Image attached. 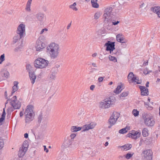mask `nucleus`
I'll return each instance as SVG.
<instances>
[{
  "label": "nucleus",
  "mask_w": 160,
  "mask_h": 160,
  "mask_svg": "<svg viewBox=\"0 0 160 160\" xmlns=\"http://www.w3.org/2000/svg\"><path fill=\"white\" fill-rule=\"evenodd\" d=\"M114 8L109 6L106 8L104 11L103 15V18L105 23L108 25L113 19Z\"/></svg>",
  "instance_id": "2"
},
{
  "label": "nucleus",
  "mask_w": 160,
  "mask_h": 160,
  "mask_svg": "<svg viewBox=\"0 0 160 160\" xmlns=\"http://www.w3.org/2000/svg\"><path fill=\"white\" fill-rule=\"evenodd\" d=\"M143 118L145 124L148 127H152L155 124V122L152 118V117L149 114L143 113L142 114Z\"/></svg>",
  "instance_id": "7"
},
{
  "label": "nucleus",
  "mask_w": 160,
  "mask_h": 160,
  "mask_svg": "<svg viewBox=\"0 0 160 160\" xmlns=\"http://www.w3.org/2000/svg\"><path fill=\"white\" fill-rule=\"evenodd\" d=\"M132 133H128L127 135V136L128 137H131L132 138Z\"/></svg>",
  "instance_id": "57"
},
{
  "label": "nucleus",
  "mask_w": 160,
  "mask_h": 160,
  "mask_svg": "<svg viewBox=\"0 0 160 160\" xmlns=\"http://www.w3.org/2000/svg\"><path fill=\"white\" fill-rule=\"evenodd\" d=\"M142 160H151L152 159V152L149 149L144 150L142 154Z\"/></svg>",
  "instance_id": "9"
},
{
  "label": "nucleus",
  "mask_w": 160,
  "mask_h": 160,
  "mask_svg": "<svg viewBox=\"0 0 160 160\" xmlns=\"http://www.w3.org/2000/svg\"><path fill=\"white\" fill-rule=\"evenodd\" d=\"M82 128L80 127H77L76 126H72L71 127L70 131L72 132H77L80 131Z\"/></svg>",
  "instance_id": "28"
},
{
  "label": "nucleus",
  "mask_w": 160,
  "mask_h": 160,
  "mask_svg": "<svg viewBox=\"0 0 160 160\" xmlns=\"http://www.w3.org/2000/svg\"><path fill=\"white\" fill-rule=\"evenodd\" d=\"M4 146V142L2 139L0 138V149H1Z\"/></svg>",
  "instance_id": "47"
},
{
  "label": "nucleus",
  "mask_w": 160,
  "mask_h": 160,
  "mask_svg": "<svg viewBox=\"0 0 160 160\" xmlns=\"http://www.w3.org/2000/svg\"><path fill=\"white\" fill-rule=\"evenodd\" d=\"M17 33L20 36V37H23L25 34V25L20 24L18 27L17 30Z\"/></svg>",
  "instance_id": "12"
},
{
  "label": "nucleus",
  "mask_w": 160,
  "mask_h": 160,
  "mask_svg": "<svg viewBox=\"0 0 160 160\" xmlns=\"http://www.w3.org/2000/svg\"><path fill=\"white\" fill-rule=\"evenodd\" d=\"M5 55L3 54L0 57V64H1L2 62L5 60Z\"/></svg>",
  "instance_id": "44"
},
{
  "label": "nucleus",
  "mask_w": 160,
  "mask_h": 160,
  "mask_svg": "<svg viewBox=\"0 0 160 160\" xmlns=\"http://www.w3.org/2000/svg\"><path fill=\"white\" fill-rule=\"evenodd\" d=\"M113 102L110 98H106L101 101L99 104V107L102 109H106L110 108Z\"/></svg>",
  "instance_id": "8"
},
{
  "label": "nucleus",
  "mask_w": 160,
  "mask_h": 160,
  "mask_svg": "<svg viewBox=\"0 0 160 160\" xmlns=\"http://www.w3.org/2000/svg\"><path fill=\"white\" fill-rule=\"evenodd\" d=\"M70 142L69 141L67 140H65L64 141L63 143L62 144L61 147L62 149H65L68 147L69 145Z\"/></svg>",
  "instance_id": "25"
},
{
  "label": "nucleus",
  "mask_w": 160,
  "mask_h": 160,
  "mask_svg": "<svg viewBox=\"0 0 160 160\" xmlns=\"http://www.w3.org/2000/svg\"><path fill=\"white\" fill-rule=\"evenodd\" d=\"M140 8H145L146 7V5L144 3H142L140 5Z\"/></svg>",
  "instance_id": "51"
},
{
  "label": "nucleus",
  "mask_w": 160,
  "mask_h": 160,
  "mask_svg": "<svg viewBox=\"0 0 160 160\" xmlns=\"http://www.w3.org/2000/svg\"><path fill=\"white\" fill-rule=\"evenodd\" d=\"M0 74L2 77L7 78L8 77L9 73L7 70L2 69L0 72Z\"/></svg>",
  "instance_id": "24"
},
{
  "label": "nucleus",
  "mask_w": 160,
  "mask_h": 160,
  "mask_svg": "<svg viewBox=\"0 0 160 160\" xmlns=\"http://www.w3.org/2000/svg\"><path fill=\"white\" fill-rule=\"evenodd\" d=\"M57 71L58 69L57 68H54L52 69L51 73L49 76L50 80L53 81L55 80Z\"/></svg>",
  "instance_id": "14"
},
{
  "label": "nucleus",
  "mask_w": 160,
  "mask_h": 160,
  "mask_svg": "<svg viewBox=\"0 0 160 160\" xmlns=\"http://www.w3.org/2000/svg\"><path fill=\"white\" fill-rule=\"evenodd\" d=\"M49 62L42 58H38L34 61V66L37 68L42 69L46 67Z\"/></svg>",
  "instance_id": "4"
},
{
  "label": "nucleus",
  "mask_w": 160,
  "mask_h": 160,
  "mask_svg": "<svg viewBox=\"0 0 160 160\" xmlns=\"http://www.w3.org/2000/svg\"><path fill=\"white\" fill-rule=\"evenodd\" d=\"M113 118V117H110V118L108 120V123H109V125L108 128H111L113 125H114L117 121Z\"/></svg>",
  "instance_id": "21"
},
{
  "label": "nucleus",
  "mask_w": 160,
  "mask_h": 160,
  "mask_svg": "<svg viewBox=\"0 0 160 160\" xmlns=\"http://www.w3.org/2000/svg\"><path fill=\"white\" fill-rule=\"evenodd\" d=\"M76 2H74L72 4L69 6V8L73 9V10L77 11L78 10L77 8L76 7Z\"/></svg>",
  "instance_id": "39"
},
{
  "label": "nucleus",
  "mask_w": 160,
  "mask_h": 160,
  "mask_svg": "<svg viewBox=\"0 0 160 160\" xmlns=\"http://www.w3.org/2000/svg\"><path fill=\"white\" fill-rule=\"evenodd\" d=\"M95 88V86L94 85H92L90 86V89L92 91H93L94 90V89Z\"/></svg>",
  "instance_id": "52"
},
{
  "label": "nucleus",
  "mask_w": 160,
  "mask_h": 160,
  "mask_svg": "<svg viewBox=\"0 0 160 160\" xmlns=\"http://www.w3.org/2000/svg\"><path fill=\"white\" fill-rule=\"evenodd\" d=\"M132 147V145L130 144H126L122 146H118V148H121L122 151H127L130 149Z\"/></svg>",
  "instance_id": "19"
},
{
  "label": "nucleus",
  "mask_w": 160,
  "mask_h": 160,
  "mask_svg": "<svg viewBox=\"0 0 160 160\" xmlns=\"http://www.w3.org/2000/svg\"><path fill=\"white\" fill-rule=\"evenodd\" d=\"M35 17L40 22H42L44 18V14L42 12H39L35 15Z\"/></svg>",
  "instance_id": "20"
},
{
  "label": "nucleus",
  "mask_w": 160,
  "mask_h": 160,
  "mask_svg": "<svg viewBox=\"0 0 160 160\" xmlns=\"http://www.w3.org/2000/svg\"><path fill=\"white\" fill-rule=\"evenodd\" d=\"M122 86L121 85H118L116 89L114 90V92L118 94L120 93L122 90L121 89Z\"/></svg>",
  "instance_id": "33"
},
{
  "label": "nucleus",
  "mask_w": 160,
  "mask_h": 160,
  "mask_svg": "<svg viewBox=\"0 0 160 160\" xmlns=\"http://www.w3.org/2000/svg\"><path fill=\"white\" fill-rule=\"evenodd\" d=\"M78 143L76 142H75L73 145L72 148L73 149H75L78 147Z\"/></svg>",
  "instance_id": "48"
},
{
  "label": "nucleus",
  "mask_w": 160,
  "mask_h": 160,
  "mask_svg": "<svg viewBox=\"0 0 160 160\" xmlns=\"http://www.w3.org/2000/svg\"><path fill=\"white\" fill-rule=\"evenodd\" d=\"M60 48L58 44L55 42H52L47 47L46 52L49 54L51 59H55L58 57Z\"/></svg>",
  "instance_id": "1"
},
{
  "label": "nucleus",
  "mask_w": 160,
  "mask_h": 160,
  "mask_svg": "<svg viewBox=\"0 0 160 160\" xmlns=\"http://www.w3.org/2000/svg\"><path fill=\"white\" fill-rule=\"evenodd\" d=\"M148 130L146 128H144L142 131V134L143 136L146 137L148 136Z\"/></svg>",
  "instance_id": "37"
},
{
  "label": "nucleus",
  "mask_w": 160,
  "mask_h": 160,
  "mask_svg": "<svg viewBox=\"0 0 160 160\" xmlns=\"http://www.w3.org/2000/svg\"><path fill=\"white\" fill-rule=\"evenodd\" d=\"M92 66L94 67H97V66L96 65V64L95 63H92Z\"/></svg>",
  "instance_id": "60"
},
{
  "label": "nucleus",
  "mask_w": 160,
  "mask_h": 160,
  "mask_svg": "<svg viewBox=\"0 0 160 160\" xmlns=\"http://www.w3.org/2000/svg\"><path fill=\"white\" fill-rule=\"evenodd\" d=\"M33 106L32 105L27 107L24 114L25 116V122L26 123H29L32 121L34 118L33 112L32 110Z\"/></svg>",
  "instance_id": "3"
},
{
  "label": "nucleus",
  "mask_w": 160,
  "mask_h": 160,
  "mask_svg": "<svg viewBox=\"0 0 160 160\" xmlns=\"http://www.w3.org/2000/svg\"><path fill=\"white\" fill-rule=\"evenodd\" d=\"M29 77L30 79L32 80L31 82L32 84H34L35 80L36 79V77L34 72H31L29 73Z\"/></svg>",
  "instance_id": "22"
},
{
  "label": "nucleus",
  "mask_w": 160,
  "mask_h": 160,
  "mask_svg": "<svg viewBox=\"0 0 160 160\" xmlns=\"http://www.w3.org/2000/svg\"><path fill=\"white\" fill-rule=\"evenodd\" d=\"M158 16L159 18H160V10H159V12H158Z\"/></svg>",
  "instance_id": "64"
},
{
  "label": "nucleus",
  "mask_w": 160,
  "mask_h": 160,
  "mask_svg": "<svg viewBox=\"0 0 160 160\" xmlns=\"http://www.w3.org/2000/svg\"><path fill=\"white\" fill-rule=\"evenodd\" d=\"M132 138L136 139L140 137L141 133L138 132H132Z\"/></svg>",
  "instance_id": "26"
},
{
  "label": "nucleus",
  "mask_w": 160,
  "mask_h": 160,
  "mask_svg": "<svg viewBox=\"0 0 160 160\" xmlns=\"http://www.w3.org/2000/svg\"><path fill=\"white\" fill-rule=\"evenodd\" d=\"M23 115V113L22 112H21L20 113V116L21 117H22Z\"/></svg>",
  "instance_id": "63"
},
{
  "label": "nucleus",
  "mask_w": 160,
  "mask_h": 160,
  "mask_svg": "<svg viewBox=\"0 0 160 160\" xmlns=\"http://www.w3.org/2000/svg\"><path fill=\"white\" fill-rule=\"evenodd\" d=\"M128 79L130 83L134 82V84H140L142 82V81L138 79L133 73L131 72L129 73Z\"/></svg>",
  "instance_id": "10"
},
{
  "label": "nucleus",
  "mask_w": 160,
  "mask_h": 160,
  "mask_svg": "<svg viewBox=\"0 0 160 160\" xmlns=\"http://www.w3.org/2000/svg\"><path fill=\"white\" fill-rule=\"evenodd\" d=\"M28 146L27 141L25 142L18 152V156L19 157H22L24 156L27 150Z\"/></svg>",
  "instance_id": "11"
},
{
  "label": "nucleus",
  "mask_w": 160,
  "mask_h": 160,
  "mask_svg": "<svg viewBox=\"0 0 160 160\" xmlns=\"http://www.w3.org/2000/svg\"><path fill=\"white\" fill-rule=\"evenodd\" d=\"M139 88L141 91V94L143 96H147L148 95V89L144 86H140Z\"/></svg>",
  "instance_id": "16"
},
{
  "label": "nucleus",
  "mask_w": 160,
  "mask_h": 160,
  "mask_svg": "<svg viewBox=\"0 0 160 160\" xmlns=\"http://www.w3.org/2000/svg\"><path fill=\"white\" fill-rule=\"evenodd\" d=\"M71 22L68 24V25L67 27V29H69L70 27H71Z\"/></svg>",
  "instance_id": "59"
},
{
  "label": "nucleus",
  "mask_w": 160,
  "mask_h": 160,
  "mask_svg": "<svg viewBox=\"0 0 160 160\" xmlns=\"http://www.w3.org/2000/svg\"><path fill=\"white\" fill-rule=\"evenodd\" d=\"M18 82L17 81L14 82V86L12 87V94L15 92L16 91L18 88Z\"/></svg>",
  "instance_id": "27"
},
{
  "label": "nucleus",
  "mask_w": 160,
  "mask_h": 160,
  "mask_svg": "<svg viewBox=\"0 0 160 160\" xmlns=\"http://www.w3.org/2000/svg\"><path fill=\"white\" fill-rule=\"evenodd\" d=\"M45 47V44L41 41H38L37 44L36 49L37 51H39L43 49Z\"/></svg>",
  "instance_id": "17"
},
{
  "label": "nucleus",
  "mask_w": 160,
  "mask_h": 160,
  "mask_svg": "<svg viewBox=\"0 0 160 160\" xmlns=\"http://www.w3.org/2000/svg\"><path fill=\"white\" fill-rule=\"evenodd\" d=\"M26 69L29 73L32 72L31 66L30 65H27L26 66Z\"/></svg>",
  "instance_id": "45"
},
{
  "label": "nucleus",
  "mask_w": 160,
  "mask_h": 160,
  "mask_svg": "<svg viewBox=\"0 0 160 160\" xmlns=\"http://www.w3.org/2000/svg\"><path fill=\"white\" fill-rule=\"evenodd\" d=\"M128 129H127V128H123L119 130V132L121 134H124L128 132Z\"/></svg>",
  "instance_id": "40"
},
{
  "label": "nucleus",
  "mask_w": 160,
  "mask_h": 160,
  "mask_svg": "<svg viewBox=\"0 0 160 160\" xmlns=\"http://www.w3.org/2000/svg\"><path fill=\"white\" fill-rule=\"evenodd\" d=\"M5 116L6 113L4 108L1 117L0 118V123H2L4 120Z\"/></svg>",
  "instance_id": "35"
},
{
  "label": "nucleus",
  "mask_w": 160,
  "mask_h": 160,
  "mask_svg": "<svg viewBox=\"0 0 160 160\" xmlns=\"http://www.w3.org/2000/svg\"><path fill=\"white\" fill-rule=\"evenodd\" d=\"M48 30V29H47L46 28L43 29L40 32V34H42L44 32H47Z\"/></svg>",
  "instance_id": "49"
},
{
  "label": "nucleus",
  "mask_w": 160,
  "mask_h": 160,
  "mask_svg": "<svg viewBox=\"0 0 160 160\" xmlns=\"http://www.w3.org/2000/svg\"><path fill=\"white\" fill-rule=\"evenodd\" d=\"M81 101L83 103H86L89 101V98L88 97L86 96H83V97L80 99Z\"/></svg>",
  "instance_id": "34"
},
{
  "label": "nucleus",
  "mask_w": 160,
  "mask_h": 160,
  "mask_svg": "<svg viewBox=\"0 0 160 160\" xmlns=\"http://www.w3.org/2000/svg\"><path fill=\"white\" fill-rule=\"evenodd\" d=\"M76 134L74 133L70 135V137L72 139H73L76 136Z\"/></svg>",
  "instance_id": "50"
},
{
  "label": "nucleus",
  "mask_w": 160,
  "mask_h": 160,
  "mask_svg": "<svg viewBox=\"0 0 160 160\" xmlns=\"http://www.w3.org/2000/svg\"><path fill=\"white\" fill-rule=\"evenodd\" d=\"M116 40L117 41L121 43H125L126 42V40L123 36L122 34L121 33L118 34L116 36Z\"/></svg>",
  "instance_id": "18"
},
{
  "label": "nucleus",
  "mask_w": 160,
  "mask_h": 160,
  "mask_svg": "<svg viewBox=\"0 0 160 160\" xmlns=\"http://www.w3.org/2000/svg\"><path fill=\"white\" fill-rule=\"evenodd\" d=\"M28 134L27 133H25L24 134V136L25 138H27L28 137Z\"/></svg>",
  "instance_id": "58"
},
{
  "label": "nucleus",
  "mask_w": 160,
  "mask_h": 160,
  "mask_svg": "<svg viewBox=\"0 0 160 160\" xmlns=\"http://www.w3.org/2000/svg\"><path fill=\"white\" fill-rule=\"evenodd\" d=\"M7 101L9 102L11 105L13 107L11 108L10 110L12 111L14 109H18L21 106V102L17 100V97L16 96H14L12 98L7 100Z\"/></svg>",
  "instance_id": "5"
},
{
  "label": "nucleus",
  "mask_w": 160,
  "mask_h": 160,
  "mask_svg": "<svg viewBox=\"0 0 160 160\" xmlns=\"http://www.w3.org/2000/svg\"><path fill=\"white\" fill-rule=\"evenodd\" d=\"M32 0H28L27 2L25 10L27 12H31V6L32 3Z\"/></svg>",
  "instance_id": "23"
},
{
  "label": "nucleus",
  "mask_w": 160,
  "mask_h": 160,
  "mask_svg": "<svg viewBox=\"0 0 160 160\" xmlns=\"http://www.w3.org/2000/svg\"><path fill=\"white\" fill-rule=\"evenodd\" d=\"M119 22L118 21H117L116 22H112V24L113 25H116L117 24H118V23H119Z\"/></svg>",
  "instance_id": "55"
},
{
  "label": "nucleus",
  "mask_w": 160,
  "mask_h": 160,
  "mask_svg": "<svg viewBox=\"0 0 160 160\" xmlns=\"http://www.w3.org/2000/svg\"><path fill=\"white\" fill-rule=\"evenodd\" d=\"M132 113L134 116L137 117L138 115L139 111H137V110L134 109L132 111Z\"/></svg>",
  "instance_id": "43"
},
{
  "label": "nucleus",
  "mask_w": 160,
  "mask_h": 160,
  "mask_svg": "<svg viewBox=\"0 0 160 160\" xmlns=\"http://www.w3.org/2000/svg\"><path fill=\"white\" fill-rule=\"evenodd\" d=\"M152 71L151 70H148V68H146L143 71L144 73L147 75L149 73L151 72Z\"/></svg>",
  "instance_id": "46"
},
{
  "label": "nucleus",
  "mask_w": 160,
  "mask_h": 160,
  "mask_svg": "<svg viewBox=\"0 0 160 160\" xmlns=\"http://www.w3.org/2000/svg\"><path fill=\"white\" fill-rule=\"evenodd\" d=\"M97 0H92L91 3L93 8H98L99 7V4L97 3Z\"/></svg>",
  "instance_id": "29"
},
{
  "label": "nucleus",
  "mask_w": 160,
  "mask_h": 160,
  "mask_svg": "<svg viewBox=\"0 0 160 160\" xmlns=\"http://www.w3.org/2000/svg\"><path fill=\"white\" fill-rule=\"evenodd\" d=\"M22 37H20V36L17 34L15 35V36L13 37V43H15L18 42V41L20 40V39L22 38Z\"/></svg>",
  "instance_id": "30"
},
{
  "label": "nucleus",
  "mask_w": 160,
  "mask_h": 160,
  "mask_svg": "<svg viewBox=\"0 0 160 160\" xmlns=\"http://www.w3.org/2000/svg\"><path fill=\"white\" fill-rule=\"evenodd\" d=\"M120 116V114L117 112H114L112 116L111 117H113V119L117 121L118 118Z\"/></svg>",
  "instance_id": "31"
},
{
  "label": "nucleus",
  "mask_w": 160,
  "mask_h": 160,
  "mask_svg": "<svg viewBox=\"0 0 160 160\" xmlns=\"http://www.w3.org/2000/svg\"><path fill=\"white\" fill-rule=\"evenodd\" d=\"M102 14L101 12L100 11L97 12L94 14V18L95 19H97L100 17Z\"/></svg>",
  "instance_id": "38"
},
{
  "label": "nucleus",
  "mask_w": 160,
  "mask_h": 160,
  "mask_svg": "<svg viewBox=\"0 0 160 160\" xmlns=\"http://www.w3.org/2000/svg\"><path fill=\"white\" fill-rule=\"evenodd\" d=\"M109 59L110 60L114 62H117V60L116 58L114 56H112L111 55H109L108 57Z\"/></svg>",
  "instance_id": "42"
},
{
  "label": "nucleus",
  "mask_w": 160,
  "mask_h": 160,
  "mask_svg": "<svg viewBox=\"0 0 160 160\" xmlns=\"http://www.w3.org/2000/svg\"><path fill=\"white\" fill-rule=\"evenodd\" d=\"M105 46H107L106 50L110 51V53L113 55V50L115 49L114 42L108 41L105 44Z\"/></svg>",
  "instance_id": "13"
},
{
  "label": "nucleus",
  "mask_w": 160,
  "mask_h": 160,
  "mask_svg": "<svg viewBox=\"0 0 160 160\" xmlns=\"http://www.w3.org/2000/svg\"><path fill=\"white\" fill-rule=\"evenodd\" d=\"M149 82H147L146 84V86L147 87H149Z\"/></svg>",
  "instance_id": "62"
},
{
  "label": "nucleus",
  "mask_w": 160,
  "mask_h": 160,
  "mask_svg": "<svg viewBox=\"0 0 160 160\" xmlns=\"http://www.w3.org/2000/svg\"><path fill=\"white\" fill-rule=\"evenodd\" d=\"M160 9V7H152L151 8V10L153 12L156 13L157 14H158V13L159 12Z\"/></svg>",
  "instance_id": "32"
},
{
  "label": "nucleus",
  "mask_w": 160,
  "mask_h": 160,
  "mask_svg": "<svg viewBox=\"0 0 160 160\" xmlns=\"http://www.w3.org/2000/svg\"><path fill=\"white\" fill-rule=\"evenodd\" d=\"M48 116L44 112H42L38 118V122L40 123L42 128L44 129L46 128L47 124Z\"/></svg>",
  "instance_id": "6"
},
{
  "label": "nucleus",
  "mask_w": 160,
  "mask_h": 160,
  "mask_svg": "<svg viewBox=\"0 0 160 160\" xmlns=\"http://www.w3.org/2000/svg\"><path fill=\"white\" fill-rule=\"evenodd\" d=\"M44 151H45L46 152L48 153V149L46 148V146H44Z\"/></svg>",
  "instance_id": "54"
},
{
  "label": "nucleus",
  "mask_w": 160,
  "mask_h": 160,
  "mask_svg": "<svg viewBox=\"0 0 160 160\" xmlns=\"http://www.w3.org/2000/svg\"><path fill=\"white\" fill-rule=\"evenodd\" d=\"M103 79V78L102 77H100L98 78V80L99 82H102Z\"/></svg>",
  "instance_id": "53"
},
{
  "label": "nucleus",
  "mask_w": 160,
  "mask_h": 160,
  "mask_svg": "<svg viewBox=\"0 0 160 160\" xmlns=\"http://www.w3.org/2000/svg\"><path fill=\"white\" fill-rule=\"evenodd\" d=\"M134 154V152H129L125 156V157L126 159H129Z\"/></svg>",
  "instance_id": "36"
},
{
  "label": "nucleus",
  "mask_w": 160,
  "mask_h": 160,
  "mask_svg": "<svg viewBox=\"0 0 160 160\" xmlns=\"http://www.w3.org/2000/svg\"><path fill=\"white\" fill-rule=\"evenodd\" d=\"M97 55V53L96 52H95L92 55V56L93 57H96Z\"/></svg>",
  "instance_id": "56"
},
{
  "label": "nucleus",
  "mask_w": 160,
  "mask_h": 160,
  "mask_svg": "<svg viewBox=\"0 0 160 160\" xmlns=\"http://www.w3.org/2000/svg\"><path fill=\"white\" fill-rule=\"evenodd\" d=\"M96 124L95 122H92L89 124L85 125L83 127L84 129L83 131H88L90 129L93 128L95 127Z\"/></svg>",
  "instance_id": "15"
},
{
  "label": "nucleus",
  "mask_w": 160,
  "mask_h": 160,
  "mask_svg": "<svg viewBox=\"0 0 160 160\" xmlns=\"http://www.w3.org/2000/svg\"><path fill=\"white\" fill-rule=\"evenodd\" d=\"M129 93V92L128 91L124 92L120 94V97H125L127 96Z\"/></svg>",
  "instance_id": "41"
},
{
  "label": "nucleus",
  "mask_w": 160,
  "mask_h": 160,
  "mask_svg": "<svg viewBox=\"0 0 160 160\" xmlns=\"http://www.w3.org/2000/svg\"><path fill=\"white\" fill-rule=\"evenodd\" d=\"M148 61H147L146 62H144L143 65H144L145 66L147 65L148 64Z\"/></svg>",
  "instance_id": "61"
}]
</instances>
